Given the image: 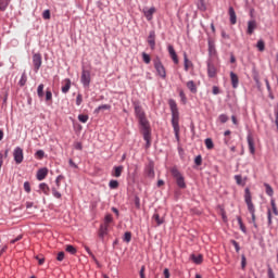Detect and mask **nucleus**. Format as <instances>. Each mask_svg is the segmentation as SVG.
<instances>
[{"instance_id":"nucleus-1","label":"nucleus","mask_w":278,"mask_h":278,"mask_svg":"<svg viewBox=\"0 0 278 278\" xmlns=\"http://www.w3.org/2000/svg\"><path fill=\"white\" fill-rule=\"evenodd\" d=\"M135 114L139 119V125L143 134V140L146 141V149L151 148V126L149 125V119H147V114L140 104H135Z\"/></svg>"},{"instance_id":"nucleus-2","label":"nucleus","mask_w":278,"mask_h":278,"mask_svg":"<svg viewBox=\"0 0 278 278\" xmlns=\"http://www.w3.org/2000/svg\"><path fill=\"white\" fill-rule=\"evenodd\" d=\"M168 105L172 112V127L174 129L176 140L179 142V109L177 108V102H175L174 99H169Z\"/></svg>"},{"instance_id":"nucleus-3","label":"nucleus","mask_w":278,"mask_h":278,"mask_svg":"<svg viewBox=\"0 0 278 278\" xmlns=\"http://www.w3.org/2000/svg\"><path fill=\"white\" fill-rule=\"evenodd\" d=\"M170 173L174 179H176L178 188L186 189V179L184 178V175H181V172H179L177 166L172 167Z\"/></svg>"},{"instance_id":"nucleus-4","label":"nucleus","mask_w":278,"mask_h":278,"mask_svg":"<svg viewBox=\"0 0 278 278\" xmlns=\"http://www.w3.org/2000/svg\"><path fill=\"white\" fill-rule=\"evenodd\" d=\"M153 62H154V68L159 77H161L162 79H166V67H164V64L162 63V60L160 59V56H156Z\"/></svg>"},{"instance_id":"nucleus-5","label":"nucleus","mask_w":278,"mask_h":278,"mask_svg":"<svg viewBox=\"0 0 278 278\" xmlns=\"http://www.w3.org/2000/svg\"><path fill=\"white\" fill-rule=\"evenodd\" d=\"M244 201L248 205V212H250V214L255 213V205L253 204V198L251 197V189H249V187L244 189Z\"/></svg>"},{"instance_id":"nucleus-6","label":"nucleus","mask_w":278,"mask_h":278,"mask_svg":"<svg viewBox=\"0 0 278 278\" xmlns=\"http://www.w3.org/2000/svg\"><path fill=\"white\" fill-rule=\"evenodd\" d=\"M90 71L83 67L81 76H80V84H83L84 88H90Z\"/></svg>"},{"instance_id":"nucleus-7","label":"nucleus","mask_w":278,"mask_h":278,"mask_svg":"<svg viewBox=\"0 0 278 278\" xmlns=\"http://www.w3.org/2000/svg\"><path fill=\"white\" fill-rule=\"evenodd\" d=\"M33 66H34L35 73H38V71H40V66H42V54L40 53L33 54Z\"/></svg>"},{"instance_id":"nucleus-8","label":"nucleus","mask_w":278,"mask_h":278,"mask_svg":"<svg viewBox=\"0 0 278 278\" xmlns=\"http://www.w3.org/2000/svg\"><path fill=\"white\" fill-rule=\"evenodd\" d=\"M13 157H14V162L15 164H23V160H24V154H23V150L21 147H16L13 151Z\"/></svg>"},{"instance_id":"nucleus-9","label":"nucleus","mask_w":278,"mask_h":278,"mask_svg":"<svg viewBox=\"0 0 278 278\" xmlns=\"http://www.w3.org/2000/svg\"><path fill=\"white\" fill-rule=\"evenodd\" d=\"M109 227L110 226H108V225H103V224L100 225V228H99V231H98V236H99V238L101 239L102 242L105 241V236H108Z\"/></svg>"},{"instance_id":"nucleus-10","label":"nucleus","mask_w":278,"mask_h":278,"mask_svg":"<svg viewBox=\"0 0 278 278\" xmlns=\"http://www.w3.org/2000/svg\"><path fill=\"white\" fill-rule=\"evenodd\" d=\"M207 75L210 79H214V77H216V66L212 61H207Z\"/></svg>"},{"instance_id":"nucleus-11","label":"nucleus","mask_w":278,"mask_h":278,"mask_svg":"<svg viewBox=\"0 0 278 278\" xmlns=\"http://www.w3.org/2000/svg\"><path fill=\"white\" fill-rule=\"evenodd\" d=\"M167 51H168L174 64H179V58L177 56V52L175 51V47H173V45H169L167 47Z\"/></svg>"},{"instance_id":"nucleus-12","label":"nucleus","mask_w":278,"mask_h":278,"mask_svg":"<svg viewBox=\"0 0 278 278\" xmlns=\"http://www.w3.org/2000/svg\"><path fill=\"white\" fill-rule=\"evenodd\" d=\"M247 140L251 155H255V141L253 139V135L249 134Z\"/></svg>"},{"instance_id":"nucleus-13","label":"nucleus","mask_w":278,"mask_h":278,"mask_svg":"<svg viewBox=\"0 0 278 278\" xmlns=\"http://www.w3.org/2000/svg\"><path fill=\"white\" fill-rule=\"evenodd\" d=\"M257 29V22L255 20H251L248 22L247 35L252 36V34Z\"/></svg>"},{"instance_id":"nucleus-14","label":"nucleus","mask_w":278,"mask_h":278,"mask_svg":"<svg viewBox=\"0 0 278 278\" xmlns=\"http://www.w3.org/2000/svg\"><path fill=\"white\" fill-rule=\"evenodd\" d=\"M47 175H49V168L42 167L37 170V179L38 181H42L43 179L47 178Z\"/></svg>"},{"instance_id":"nucleus-15","label":"nucleus","mask_w":278,"mask_h":278,"mask_svg":"<svg viewBox=\"0 0 278 278\" xmlns=\"http://www.w3.org/2000/svg\"><path fill=\"white\" fill-rule=\"evenodd\" d=\"M148 45L150 46L151 50H155V30H151L148 36Z\"/></svg>"},{"instance_id":"nucleus-16","label":"nucleus","mask_w":278,"mask_h":278,"mask_svg":"<svg viewBox=\"0 0 278 278\" xmlns=\"http://www.w3.org/2000/svg\"><path fill=\"white\" fill-rule=\"evenodd\" d=\"M228 14L230 16V24L236 25V23H238V16L236 15V10L233 7H229Z\"/></svg>"},{"instance_id":"nucleus-17","label":"nucleus","mask_w":278,"mask_h":278,"mask_svg":"<svg viewBox=\"0 0 278 278\" xmlns=\"http://www.w3.org/2000/svg\"><path fill=\"white\" fill-rule=\"evenodd\" d=\"M208 55H216V43L212 40V37H208Z\"/></svg>"},{"instance_id":"nucleus-18","label":"nucleus","mask_w":278,"mask_h":278,"mask_svg":"<svg viewBox=\"0 0 278 278\" xmlns=\"http://www.w3.org/2000/svg\"><path fill=\"white\" fill-rule=\"evenodd\" d=\"M124 166L119 165V166H114L113 167V172H112V177H121L123 175V170H124Z\"/></svg>"},{"instance_id":"nucleus-19","label":"nucleus","mask_w":278,"mask_h":278,"mask_svg":"<svg viewBox=\"0 0 278 278\" xmlns=\"http://www.w3.org/2000/svg\"><path fill=\"white\" fill-rule=\"evenodd\" d=\"M146 173L148 177H155V169H154V165L153 162H150L146 168Z\"/></svg>"},{"instance_id":"nucleus-20","label":"nucleus","mask_w":278,"mask_h":278,"mask_svg":"<svg viewBox=\"0 0 278 278\" xmlns=\"http://www.w3.org/2000/svg\"><path fill=\"white\" fill-rule=\"evenodd\" d=\"M230 79H231V85L232 88H238V84H240V80L238 78V74L230 72Z\"/></svg>"},{"instance_id":"nucleus-21","label":"nucleus","mask_w":278,"mask_h":278,"mask_svg":"<svg viewBox=\"0 0 278 278\" xmlns=\"http://www.w3.org/2000/svg\"><path fill=\"white\" fill-rule=\"evenodd\" d=\"M153 14H155V7H152L144 11V16L147 21H153Z\"/></svg>"},{"instance_id":"nucleus-22","label":"nucleus","mask_w":278,"mask_h":278,"mask_svg":"<svg viewBox=\"0 0 278 278\" xmlns=\"http://www.w3.org/2000/svg\"><path fill=\"white\" fill-rule=\"evenodd\" d=\"M187 88L188 90H190L192 94H197L198 90H197V84H194V80H189L187 83Z\"/></svg>"},{"instance_id":"nucleus-23","label":"nucleus","mask_w":278,"mask_h":278,"mask_svg":"<svg viewBox=\"0 0 278 278\" xmlns=\"http://www.w3.org/2000/svg\"><path fill=\"white\" fill-rule=\"evenodd\" d=\"M184 65L185 71L188 72L190 66H192V61L188 60V53L184 52Z\"/></svg>"},{"instance_id":"nucleus-24","label":"nucleus","mask_w":278,"mask_h":278,"mask_svg":"<svg viewBox=\"0 0 278 278\" xmlns=\"http://www.w3.org/2000/svg\"><path fill=\"white\" fill-rule=\"evenodd\" d=\"M190 258L194 264H203V254H199L198 256L194 254H191Z\"/></svg>"},{"instance_id":"nucleus-25","label":"nucleus","mask_w":278,"mask_h":278,"mask_svg":"<svg viewBox=\"0 0 278 278\" xmlns=\"http://www.w3.org/2000/svg\"><path fill=\"white\" fill-rule=\"evenodd\" d=\"M39 190H41L43 194H46L47 197H49V192L51 191V189L49 188V185H47L46 182H41L39 185Z\"/></svg>"},{"instance_id":"nucleus-26","label":"nucleus","mask_w":278,"mask_h":278,"mask_svg":"<svg viewBox=\"0 0 278 278\" xmlns=\"http://www.w3.org/2000/svg\"><path fill=\"white\" fill-rule=\"evenodd\" d=\"M65 85L62 87L63 94H66L71 90V78H65Z\"/></svg>"},{"instance_id":"nucleus-27","label":"nucleus","mask_w":278,"mask_h":278,"mask_svg":"<svg viewBox=\"0 0 278 278\" xmlns=\"http://www.w3.org/2000/svg\"><path fill=\"white\" fill-rule=\"evenodd\" d=\"M11 0H0V12H5Z\"/></svg>"},{"instance_id":"nucleus-28","label":"nucleus","mask_w":278,"mask_h":278,"mask_svg":"<svg viewBox=\"0 0 278 278\" xmlns=\"http://www.w3.org/2000/svg\"><path fill=\"white\" fill-rule=\"evenodd\" d=\"M264 187H265V192L268 197H273L275 194L273 187L270 185H268V182H265Z\"/></svg>"},{"instance_id":"nucleus-29","label":"nucleus","mask_w":278,"mask_h":278,"mask_svg":"<svg viewBox=\"0 0 278 278\" xmlns=\"http://www.w3.org/2000/svg\"><path fill=\"white\" fill-rule=\"evenodd\" d=\"M198 10L200 12H205L207 10V7L205 5V0H198Z\"/></svg>"},{"instance_id":"nucleus-30","label":"nucleus","mask_w":278,"mask_h":278,"mask_svg":"<svg viewBox=\"0 0 278 278\" xmlns=\"http://www.w3.org/2000/svg\"><path fill=\"white\" fill-rule=\"evenodd\" d=\"M237 220L242 233H247V226H244V223L242 222V217L237 216Z\"/></svg>"},{"instance_id":"nucleus-31","label":"nucleus","mask_w":278,"mask_h":278,"mask_svg":"<svg viewBox=\"0 0 278 278\" xmlns=\"http://www.w3.org/2000/svg\"><path fill=\"white\" fill-rule=\"evenodd\" d=\"M37 96L39 99H42L45 97V85L40 84L37 88Z\"/></svg>"},{"instance_id":"nucleus-32","label":"nucleus","mask_w":278,"mask_h":278,"mask_svg":"<svg viewBox=\"0 0 278 278\" xmlns=\"http://www.w3.org/2000/svg\"><path fill=\"white\" fill-rule=\"evenodd\" d=\"M111 108H112V105H110V104H102V105L98 106V108L93 111V113L99 114V112H101V111H103V110H111Z\"/></svg>"},{"instance_id":"nucleus-33","label":"nucleus","mask_w":278,"mask_h":278,"mask_svg":"<svg viewBox=\"0 0 278 278\" xmlns=\"http://www.w3.org/2000/svg\"><path fill=\"white\" fill-rule=\"evenodd\" d=\"M153 220H155L156 225L160 226V225H164V218H161L160 217V214L155 213L153 216H152Z\"/></svg>"},{"instance_id":"nucleus-34","label":"nucleus","mask_w":278,"mask_h":278,"mask_svg":"<svg viewBox=\"0 0 278 278\" xmlns=\"http://www.w3.org/2000/svg\"><path fill=\"white\" fill-rule=\"evenodd\" d=\"M204 143L206 149H208V151H211V149H214V141L212 140V138H206L204 140Z\"/></svg>"},{"instance_id":"nucleus-35","label":"nucleus","mask_w":278,"mask_h":278,"mask_svg":"<svg viewBox=\"0 0 278 278\" xmlns=\"http://www.w3.org/2000/svg\"><path fill=\"white\" fill-rule=\"evenodd\" d=\"M25 84H27V74L25 72H23L22 77L18 81V86H21V88H23V86H25Z\"/></svg>"},{"instance_id":"nucleus-36","label":"nucleus","mask_w":278,"mask_h":278,"mask_svg":"<svg viewBox=\"0 0 278 278\" xmlns=\"http://www.w3.org/2000/svg\"><path fill=\"white\" fill-rule=\"evenodd\" d=\"M46 101H47V103L53 101V93L51 92V89L46 90Z\"/></svg>"},{"instance_id":"nucleus-37","label":"nucleus","mask_w":278,"mask_h":278,"mask_svg":"<svg viewBox=\"0 0 278 278\" xmlns=\"http://www.w3.org/2000/svg\"><path fill=\"white\" fill-rule=\"evenodd\" d=\"M256 48L258 49V51H264L266 49V43L264 42L263 39L257 41Z\"/></svg>"},{"instance_id":"nucleus-38","label":"nucleus","mask_w":278,"mask_h":278,"mask_svg":"<svg viewBox=\"0 0 278 278\" xmlns=\"http://www.w3.org/2000/svg\"><path fill=\"white\" fill-rule=\"evenodd\" d=\"M65 251L67 253H71V255H75V253H77V249L74 245H71V244L66 245Z\"/></svg>"},{"instance_id":"nucleus-39","label":"nucleus","mask_w":278,"mask_h":278,"mask_svg":"<svg viewBox=\"0 0 278 278\" xmlns=\"http://www.w3.org/2000/svg\"><path fill=\"white\" fill-rule=\"evenodd\" d=\"M270 205H271L273 214H275V216H278V210H277V204L275 203V199L270 200Z\"/></svg>"},{"instance_id":"nucleus-40","label":"nucleus","mask_w":278,"mask_h":278,"mask_svg":"<svg viewBox=\"0 0 278 278\" xmlns=\"http://www.w3.org/2000/svg\"><path fill=\"white\" fill-rule=\"evenodd\" d=\"M141 55L144 64H151V55H149L147 52H142Z\"/></svg>"},{"instance_id":"nucleus-41","label":"nucleus","mask_w":278,"mask_h":278,"mask_svg":"<svg viewBox=\"0 0 278 278\" xmlns=\"http://www.w3.org/2000/svg\"><path fill=\"white\" fill-rule=\"evenodd\" d=\"M109 188H111V190H116V188H118V180H110Z\"/></svg>"},{"instance_id":"nucleus-42","label":"nucleus","mask_w":278,"mask_h":278,"mask_svg":"<svg viewBox=\"0 0 278 278\" xmlns=\"http://www.w3.org/2000/svg\"><path fill=\"white\" fill-rule=\"evenodd\" d=\"M110 223H114V218L112 217V214H106L104 217V225H110Z\"/></svg>"},{"instance_id":"nucleus-43","label":"nucleus","mask_w":278,"mask_h":278,"mask_svg":"<svg viewBox=\"0 0 278 278\" xmlns=\"http://www.w3.org/2000/svg\"><path fill=\"white\" fill-rule=\"evenodd\" d=\"M267 225L270 227V225H273V212L270 211V208H268L267 211Z\"/></svg>"},{"instance_id":"nucleus-44","label":"nucleus","mask_w":278,"mask_h":278,"mask_svg":"<svg viewBox=\"0 0 278 278\" xmlns=\"http://www.w3.org/2000/svg\"><path fill=\"white\" fill-rule=\"evenodd\" d=\"M194 164H195V166H201V164H203V156H201V154L195 156Z\"/></svg>"},{"instance_id":"nucleus-45","label":"nucleus","mask_w":278,"mask_h":278,"mask_svg":"<svg viewBox=\"0 0 278 278\" xmlns=\"http://www.w3.org/2000/svg\"><path fill=\"white\" fill-rule=\"evenodd\" d=\"M123 240H124V242H131V232L130 231H126L124 233Z\"/></svg>"},{"instance_id":"nucleus-46","label":"nucleus","mask_w":278,"mask_h":278,"mask_svg":"<svg viewBox=\"0 0 278 278\" xmlns=\"http://www.w3.org/2000/svg\"><path fill=\"white\" fill-rule=\"evenodd\" d=\"M52 194L55 199H62V193H60L55 187H52Z\"/></svg>"},{"instance_id":"nucleus-47","label":"nucleus","mask_w":278,"mask_h":278,"mask_svg":"<svg viewBox=\"0 0 278 278\" xmlns=\"http://www.w3.org/2000/svg\"><path fill=\"white\" fill-rule=\"evenodd\" d=\"M78 121H79L80 123H88V115H86V114H79V115H78Z\"/></svg>"},{"instance_id":"nucleus-48","label":"nucleus","mask_w":278,"mask_h":278,"mask_svg":"<svg viewBox=\"0 0 278 278\" xmlns=\"http://www.w3.org/2000/svg\"><path fill=\"white\" fill-rule=\"evenodd\" d=\"M230 242L232 243V245L235 247L236 253H240V243H238V241L236 240H230Z\"/></svg>"},{"instance_id":"nucleus-49","label":"nucleus","mask_w":278,"mask_h":278,"mask_svg":"<svg viewBox=\"0 0 278 278\" xmlns=\"http://www.w3.org/2000/svg\"><path fill=\"white\" fill-rule=\"evenodd\" d=\"M24 190H25V192H27V194H29V192H31V185L29 184V181L24 182Z\"/></svg>"},{"instance_id":"nucleus-50","label":"nucleus","mask_w":278,"mask_h":278,"mask_svg":"<svg viewBox=\"0 0 278 278\" xmlns=\"http://www.w3.org/2000/svg\"><path fill=\"white\" fill-rule=\"evenodd\" d=\"M42 17L45 18V21H49V18H51V11L45 10L42 13Z\"/></svg>"},{"instance_id":"nucleus-51","label":"nucleus","mask_w":278,"mask_h":278,"mask_svg":"<svg viewBox=\"0 0 278 278\" xmlns=\"http://www.w3.org/2000/svg\"><path fill=\"white\" fill-rule=\"evenodd\" d=\"M241 268L242 270L247 268V256L244 254L241 255Z\"/></svg>"},{"instance_id":"nucleus-52","label":"nucleus","mask_w":278,"mask_h":278,"mask_svg":"<svg viewBox=\"0 0 278 278\" xmlns=\"http://www.w3.org/2000/svg\"><path fill=\"white\" fill-rule=\"evenodd\" d=\"M84 103V96L81 93H78L76 97V105H81Z\"/></svg>"},{"instance_id":"nucleus-53","label":"nucleus","mask_w":278,"mask_h":278,"mask_svg":"<svg viewBox=\"0 0 278 278\" xmlns=\"http://www.w3.org/2000/svg\"><path fill=\"white\" fill-rule=\"evenodd\" d=\"M36 157H38V160H42L45 157V151L43 150H38L35 153Z\"/></svg>"},{"instance_id":"nucleus-54","label":"nucleus","mask_w":278,"mask_h":278,"mask_svg":"<svg viewBox=\"0 0 278 278\" xmlns=\"http://www.w3.org/2000/svg\"><path fill=\"white\" fill-rule=\"evenodd\" d=\"M235 179H236L238 186H244V182L242 181V176L236 175Z\"/></svg>"},{"instance_id":"nucleus-55","label":"nucleus","mask_w":278,"mask_h":278,"mask_svg":"<svg viewBox=\"0 0 278 278\" xmlns=\"http://www.w3.org/2000/svg\"><path fill=\"white\" fill-rule=\"evenodd\" d=\"M267 277L268 278H275V271H273V267H268Z\"/></svg>"},{"instance_id":"nucleus-56","label":"nucleus","mask_w":278,"mask_h":278,"mask_svg":"<svg viewBox=\"0 0 278 278\" xmlns=\"http://www.w3.org/2000/svg\"><path fill=\"white\" fill-rule=\"evenodd\" d=\"M219 121L220 123H227L229 121V117L226 114L219 115Z\"/></svg>"},{"instance_id":"nucleus-57","label":"nucleus","mask_w":278,"mask_h":278,"mask_svg":"<svg viewBox=\"0 0 278 278\" xmlns=\"http://www.w3.org/2000/svg\"><path fill=\"white\" fill-rule=\"evenodd\" d=\"M64 179V175H59L55 179L56 187L60 188V182Z\"/></svg>"},{"instance_id":"nucleus-58","label":"nucleus","mask_w":278,"mask_h":278,"mask_svg":"<svg viewBox=\"0 0 278 278\" xmlns=\"http://www.w3.org/2000/svg\"><path fill=\"white\" fill-rule=\"evenodd\" d=\"M35 260H37L38 261V264H39V266H42V264H45V257H40L39 255H37V256H35Z\"/></svg>"},{"instance_id":"nucleus-59","label":"nucleus","mask_w":278,"mask_h":278,"mask_svg":"<svg viewBox=\"0 0 278 278\" xmlns=\"http://www.w3.org/2000/svg\"><path fill=\"white\" fill-rule=\"evenodd\" d=\"M56 260H58V262H63L64 261V252H59Z\"/></svg>"},{"instance_id":"nucleus-60","label":"nucleus","mask_w":278,"mask_h":278,"mask_svg":"<svg viewBox=\"0 0 278 278\" xmlns=\"http://www.w3.org/2000/svg\"><path fill=\"white\" fill-rule=\"evenodd\" d=\"M251 216H252L253 227H255V229H257V223L255 222L256 220L255 213L251 214Z\"/></svg>"},{"instance_id":"nucleus-61","label":"nucleus","mask_w":278,"mask_h":278,"mask_svg":"<svg viewBox=\"0 0 278 278\" xmlns=\"http://www.w3.org/2000/svg\"><path fill=\"white\" fill-rule=\"evenodd\" d=\"M135 206L137 207V210H140V198L138 197L135 198Z\"/></svg>"},{"instance_id":"nucleus-62","label":"nucleus","mask_w":278,"mask_h":278,"mask_svg":"<svg viewBox=\"0 0 278 278\" xmlns=\"http://www.w3.org/2000/svg\"><path fill=\"white\" fill-rule=\"evenodd\" d=\"M213 94H220V88L218 86H213Z\"/></svg>"},{"instance_id":"nucleus-63","label":"nucleus","mask_w":278,"mask_h":278,"mask_svg":"<svg viewBox=\"0 0 278 278\" xmlns=\"http://www.w3.org/2000/svg\"><path fill=\"white\" fill-rule=\"evenodd\" d=\"M68 164H70V166H71L72 168H79V167L75 164V162L73 161V159H70V160H68Z\"/></svg>"},{"instance_id":"nucleus-64","label":"nucleus","mask_w":278,"mask_h":278,"mask_svg":"<svg viewBox=\"0 0 278 278\" xmlns=\"http://www.w3.org/2000/svg\"><path fill=\"white\" fill-rule=\"evenodd\" d=\"M139 275H140V278H147V277L144 276V266H141L140 271H139Z\"/></svg>"}]
</instances>
